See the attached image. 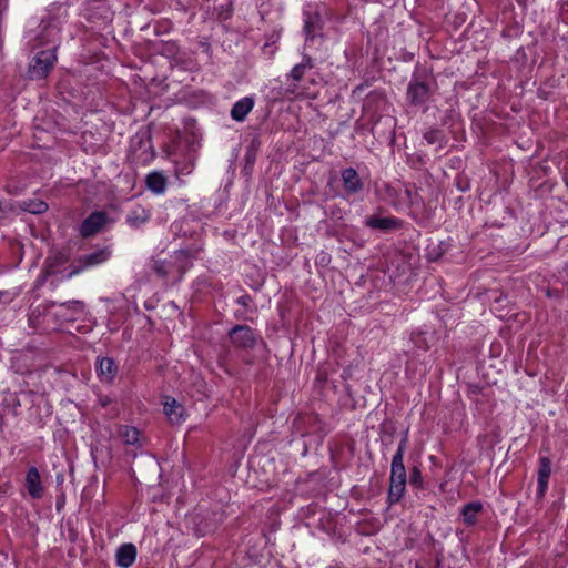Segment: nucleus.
Returning <instances> with one entry per match:
<instances>
[{"label": "nucleus", "instance_id": "f257e3e1", "mask_svg": "<svg viewBox=\"0 0 568 568\" xmlns=\"http://www.w3.org/2000/svg\"><path fill=\"white\" fill-rule=\"evenodd\" d=\"M406 469L404 466V460L402 459H392L390 465V477H389V490H388V501L390 504H396L403 497L406 489Z\"/></svg>", "mask_w": 568, "mask_h": 568}, {"label": "nucleus", "instance_id": "f03ea898", "mask_svg": "<svg viewBox=\"0 0 568 568\" xmlns=\"http://www.w3.org/2000/svg\"><path fill=\"white\" fill-rule=\"evenodd\" d=\"M57 61L53 49L39 52L30 63L29 75L32 79L45 78Z\"/></svg>", "mask_w": 568, "mask_h": 568}, {"label": "nucleus", "instance_id": "7ed1b4c3", "mask_svg": "<svg viewBox=\"0 0 568 568\" xmlns=\"http://www.w3.org/2000/svg\"><path fill=\"white\" fill-rule=\"evenodd\" d=\"M229 337L233 346L242 349H251L256 343V336L253 329L246 325H237L229 332Z\"/></svg>", "mask_w": 568, "mask_h": 568}, {"label": "nucleus", "instance_id": "20e7f679", "mask_svg": "<svg viewBox=\"0 0 568 568\" xmlns=\"http://www.w3.org/2000/svg\"><path fill=\"white\" fill-rule=\"evenodd\" d=\"M343 182V189L347 196L358 194L364 189V182L362 181L357 171L353 168L344 169L341 172Z\"/></svg>", "mask_w": 568, "mask_h": 568}, {"label": "nucleus", "instance_id": "39448f33", "mask_svg": "<svg viewBox=\"0 0 568 568\" xmlns=\"http://www.w3.org/2000/svg\"><path fill=\"white\" fill-rule=\"evenodd\" d=\"M108 216L104 212L91 213L81 224L80 234L82 237H90L98 233L106 223Z\"/></svg>", "mask_w": 568, "mask_h": 568}, {"label": "nucleus", "instance_id": "423d86ee", "mask_svg": "<svg viewBox=\"0 0 568 568\" xmlns=\"http://www.w3.org/2000/svg\"><path fill=\"white\" fill-rule=\"evenodd\" d=\"M110 251L108 248H101L98 251H94L90 254H87L82 256L79 262L81 263V266L78 268H74L70 272L69 277H72L77 274H79L84 268L99 265L103 262H105L110 257Z\"/></svg>", "mask_w": 568, "mask_h": 568}, {"label": "nucleus", "instance_id": "0eeeda50", "mask_svg": "<svg viewBox=\"0 0 568 568\" xmlns=\"http://www.w3.org/2000/svg\"><path fill=\"white\" fill-rule=\"evenodd\" d=\"M26 487L29 495L33 499H40L43 496V486L41 476L37 467L32 466L28 469L26 475Z\"/></svg>", "mask_w": 568, "mask_h": 568}, {"label": "nucleus", "instance_id": "6e6552de", "mask_svg": "<svg viewBox=\"0 0 568 568\" xmlns=\"http://www.w3.org/2000/svg\"><path fill=\"white\" fill-rule=\"evenodd\" d=\"M551 474V464L547 457L539 458L537 497L542 498L548 488V480Z\"/></svg>", "mask_w": 568, "mask_h": 568}, {"label": "nucleus", "instance_id": "1a4fd4ad", "mask_svg": "<svg viewBox=\"0 0 568 568\" xmlns=\"http://www.w3.org/2000/svg\"><path fill=\"white\" fill-rule=\"evenodd\" d=\"M163 410L170 423L180 424L184 420V407L175 398L166 397L163 403Z\"/></svg>", "mask_w": 568, "mask_h": 568}, {"label": "nucleus", "instance_id": "9d476101", "mask_svg": "<svg viewBox=\"0 0 568 568\" xmlns=\"http://www.w3.org/2000/svg\"><path fill=\"white\" fill-rule=\"evenodd\" d=\"M407 97L412 104H423L428 100L429 89L424 82H410L407 89Z\"/></svg>", "mask_w": 568, "mask_h": 568}, {"label": "nucleus", "instance_id": "9b49d317", "mask_svg": "<svg viewBox=\"0 0 568 568\" xmlns=\"http://www.w3.org/2000/svg\"><path fill=\"white\" fill-rule=\"evenodd\" d=\"M97 373L102 382L110 383L115 377L118 367L112 358L103 357L98 361Z\"/></svg>", "mask_w": 568, "mask_h": 568}, {"label": "nucleus", "instance_id": "f8f14e48", "mask_svg": "<svg viewBox=\"0 0 568 568\" xmlns=\"http://www.w3.org/2000/svg\"><path fill=\"white\" fill-rule=\"evenodd\" d=\"M254 106V99L251 97H244L235 102L231 110V116L237 122L244 121L247 114Z\"/></svg>", "mask_w": 568, "mask_h": 568}, {"label": "nucleus", "instance_id": "ddd939ff", "mask_svg": "<svg viewBox=\"0 0 568 568\" xmlns=\"http://www.w3.org/2000/svg\"><path fill=\"white\" fill-rule=\"evenodd\" d=\"M116 564L122 568H129L136 558V548L132 544L122 545L116 551Z\"/></svg>", "mask_w": 568, "mask_h": 568}, {"label": "nucleus", "instance_id": "4468645a", "mask_svg": "<svg viewBox=\"0 0 568 568\" xmlns=\"http://www.w3.org/2000/svg\"><path fill=\"white\" fill-rule=\"evenodd\" d=\"M151 217V213L149 210L136 206L132 209L126 215V222L131 227H140L145 224Z\"/></svg>", "mask_w": 568, "mask_h": 568}, {"label": "nucleus", "instance_id": "2eb2a0df", "mask_svg": "<svg viewBox=\"0 0 568 568\" xmlns=\"http://www.w3.org/2000/svg\"><path fill=\"white\" fill-rule=\"evenodd\" d=\"M365 225L371 229L389 231L397 226V220L394 217L369 216L366 219Z\"/></svg>", "mask_w": 568, "mask_h": 568}, {"label": "nucleus", "instance_id": "dca6fc26", "mask_svg": "<svg viewBox=\"0 0 568 568\" xmlns=\"http://www.w3.org/2000/svg\"><path fill=\"white\" fill-rule=\"evenodd\" d=\"M483 510V505L479 501H471L464 505L462 515L464 523L467 526H473L477 523V516Z\"/></svg>", "mask_w": 568, "mask_h": 568}, {"label": "nucleus", "instance_id": "f3484780", "mask_svg": "<svg viewBox=\"0 0 568 568\" xmlns=\"http://www.w3.org/2000/svg\"><path fill=\"white\" fill-rule=\"evenodd\" d=\"M146 185L153 193L162 194L166 189V178L160 172H152L146 176Z\"/></svg>", "mask_w": 568, "mask_h": 568}, {"label": "nucleus", "instance_id": "a211bd4d", "mask_svg": "<svg viewBox=\"0 0 568 568\" xmlns=\"http://www.w3.org/2000/svg\"><path fill=\"white\" fill-rule=\"evenodd\" d=\"M119 436L123 439V442L128 445H136L141 446V433L138 428L132 426H122L119 429Z\"/></svg>", "mask_w": 568, "mask_h": 568}, {"label": "nucleus", "instance_id": "6ab92c4d", "mask_svg": "<svg viewBox=\"0 0 568 568\" xmlns=\"http://www.w3.org/2000/svg\"><path fill=\"white\" fill-rule=\"evenodd\" d=\"M19 206L21 210L32 214H41L48 210V204L39 199L22 201Z\"/></svg>", "mask_w": 568, "mask_h": 568}, {"label": "nucleus", "instance_id": "aec40b11", "mask_svg": "<svg viewBox=\"0 0 568 568\" xmlns=\"http://www.w3.org/2000/svg\"><path fill=\"white\" fill-rule=\"evenodd\" d=\"M313 68V62L310 57H304L303 61L298 64H296L290 72L288 78H291L293 81H300L305 71Z\"/></svg>", "mask_w": 568, "mask_h": 568}, {"label": "nucleus", "instance_id": "412c9836", "mask_svg": "<svg viewBox=\"0 0 568 568\" xmlns=\"http://www.w3.org/2000/svg\"><path fill=\"white\" fill-rule=\"evenodd\" d=\"M409 481H410V485H413L415 487H420L422 486L423 477H422L420 470L417 467H414L412 469L410 476H409Z\"/></svg>", "mask_w": 568, "mask_h": 568}, {"label": "nucleus", "instance_id": "4be33fe9", "mask_svg": "<svg viewBox=\"0 0 568 568\" xmlns=\"http://www.w3.org/2000/svg\"><path fill=\"white\" fill-rule=\"evenodd\" d=\"M407 442H408V437H407V434H405L403 436V438L400 439L397 450H396L395 455L393 456V458H395V459L399 458V459L404 460V453H405V449L407 446Z\"/></svg>", "mask_w": 568, "mask_h": 568}, {"label": "nucleus", "instance_id": "5701e85b", "mask_svg": "<svg viewBox=\"0 0 568 568\" xmlns=\"http://www.w3.org/2000/svg\"><path fill=\"white\" fill-rule=\"evenodd\" d=\"M405 195H406V199L408 200V202L410 204H418L419 203L420 199H419V195H418L417 191L415 190V187L406 186Z\"/></svg>", "mask_w": 568, "mask_h": 568}, {"label": "nucleus", "instance_id": "b1692460", "mask_svg": "<svg viewBox=\"0 0 568 568\" xmlns=\"http://www.w3.org/2000/svg\"><path fill=\"white\" fill-rule=\"evenodd\" d=\"M153 270L162 277L169 274V268L164 261H155L153 263Z\"/></svg>", "mask_w": 568, "mask_h": 568}, {"label": "nucleus", "instance_id": "393cba45", "mask_svg": "<svg viewBox=\"0 0 568 568\" xmlns=\"http://www.w3.org/2000/svg\"><path fill=\"white\" fill-rule=\"evenodd\" d=\"M424 139L429 143V144H434L437 142L438 140V132L437 131H434V130H430V131H427L425 134H424Z\"/></svg>", "mask_w": 568, "mask_h": 568}, {"label": "nucleus", "instance_id": "a878e982", "mask_svg": "<svg viewBox=\"0 0 568 568\" xmlns=\"http://www.w3.org/2000/svg\"><path fill=\"white\" fill-rule=\"evenodd\" d=\"M290 91H291L292 93H295V92H296L295 88L290 89Z\"/></svg>", "mask_w": 568, "mask_h": 568}, {"label": "nucleus", "instance_id": "bb28decb", "mask_svg": "<svg viewBox=\"0 0 568 568\" xmlns=\"http://www.w3.org/2000/svg\"><path fill=\"white\" fill-rule=\"evenodd\" d=\"M308 28H310V26H308V23H306L305 24V29H306L307 32H308Z\"/></svg>", "mask_w": 568, "mask_h": 568}, {"label": "nucleus", "instance_id": "cd10ccee", "mask_svg": "<svg viewBox=\"0 0 568 568\" xmlns=\"http://www.w3.org/2000/svg\"><path fill=\"white\" fill-rule=\"evenodd\" d=\"M2 295V293H0V296Z\"/></svg>", "mask_w": 568, "mask_h": 568}]
</instances>
